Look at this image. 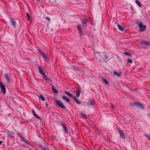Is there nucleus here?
Listing matches in <instances>:
<instances>
[{
    "instance_id": "4c0bfd02",
    "label": "nucleus",
    "mask_w": 150,
    "mask_h": 150,
    "mask_svg": "<svg viewBox=\"0 0 150 150\" xmlns=\"http://www.w3.org/2000/svg\"><path fill=\"white\" fill-rule=\"evenodd\" d=\"M56 138V137L55 136L53 135L52 136V139L54 140Z\"/></svg>"
},
{
    "instance_id": "c756f323",
    "label": "nucleus",
    "mask_w": 150,
    "mask_h": 150,
    "mask_svg": "<svg viewBox=\"0 0 150 150\" xmlns=\"http://www.w3.org/2000/svg\"><path fill=\"white\" fill-rule=\"evenodd\" d=\"M135 22L136 24L138 25V26H139V24H140L141 23V22H139V21L137 19H136L135 20Z\"/></svg>"
},
{
    "instance_id": "2f4dec72",
    "label": "nucleus",
    "mask_w": 150,
    "mask_h": 150,
    "mask_svg": "<svg viewBox=\"0 0 150 150\" xmlns=\"http://www.w3.org/2000/svg\"><path fill=\"white\" fill-rule=\"evenodd\" d=\"M26 15L27 17L28 20L29 21L31 19L29 14L28 13H26Z\"/></svg>"
},
{
    "instance_id": "58836bf2",
    "label": "nucleus",
    "mask_w": 150,
    "mask_h": 150,
    "mask_svg": "<svg viewBox=\"0 0 150 150\" xmlns=\"http://www.w3.org/2000/svg\"><path fill=\"white\" fill-rule=\"evenodd\" d=\"M25 142H26L28 145H29V142H28V141H27V140L26 141L25 140Z\"/></svg>"
},
{
    "instance_id": "c9c22d12",
    "label": "nucleus",
    "mask_w": 150,
    "mask_h": 150,
    "mask_svg": "<svg viewBox=\"0 0 150 150\" xmlns=\"http://www.w3.org/2000/svg\"><path fill=\"white\" fill-rule=\"evenodd\" d=\"M46 20H47L49 21H50V18L49 17H46L45 18Z\"/></svg>"
},
{
    "instance_id": "a878e982",
    "label": "nucleus",
    "mask_w": 150,
    "mask_h": 150,
    "mask_svg": "<svg viewBox=\"0 0 150 150\" xmlns=\"http://www.w3.org/2000/svg\"><path fill=\"white\" fill-rule=\"evenodd\" d=\"M103 57L105 59H106L108 58V57L107 56V54L105 53V52H103Z\"/></svg>"
},
{
    "instance_id": "39448f33",
    "label": "nucleus",
    "mask_w": 150,
    "mask_h": 150,
    "mask_svg": "<svg viewBox=\"0 0 150 150\" xmlns=\"http://www.w3.org/2000/svg\"><path fill=\"white\" fill-rule=\"evenodd\" d=\"M0 86L1 88V92L4 94H5L6 93V89L5 86L1 82H0Z\"/></svg>"
},
{
    "instance_id": "cd10ccee",
    "label": "nucleus",
    "mask_w": 150,
    "mask_h": 150,
    "mask_svg": "<svg viewBox=\"0 0 150 150\" xmlns=\"http://www.w3.org/2000/svg\"><path fill=\"white\" fill-rule=\"evenodd\" d=\"M81 115H82L83 118L84 119H87V115L84 113H81Z\"/></svg>"
},
{
    "instance_id": "79ce46f5",
    "label": "nucleus",
    "mask_w": 150,
    "mask_h": 150,
    "mask_svg": "<svg viewBox=\"0 0 150 150\" xmlns=\"http://www.w3.org/2000/svg\"><path fill=\"white\" fill-rule=\"evenodd\" d=\"M111 107L113 108H115V106L114 105H112Z\"/></svg>"
},
{
    "instance_id": "f8f14e48",
    "label": "nucleus",
    "mask_w": 150,
    "mask_h": 150,
    "mask_svg": "<svg viewBox=\"0 0 150 150\" xmlns=\"http://www.w3.org/2000/svg\"><path fill=\"white\" fill-rule=\"evenodd\" d=\"M73 98L75 102L76 103L79 104H81V102H80V101L76 96H74L73 97Z\"/></svg>"
},
{
    "instance_id": "9b49d317",
    "label": "nucleus",
    "mask_w": 150,
    "mask_h": 150,
    "mask_svg": "<svg viewBox=\"0 0 150 150\" xmlns=\"http://www.w3.org/2000/svg\"><path fill=\"white\" fill-rule=\"evenodd\" d=\"M42 75L43 76V79H45L47 81H50L51 79L47 77L48 76H47L45 73Z\"/></svg>"
},
{
    "instance_id": "393cba45",
    "label": "nucleus",
    "mask_w": 150,
    "mask_h": 150,
    "mask_svg": "<svg viewBox=\"0 0 150 150\" xmlns=\"http://www.w3.org/2000/svg\"><path fill=\"white\" fill-rule=\"evenodd\" d=\"M147 41L142 40L140 42V43L143 45H147Z\"/></svg>"
},
{
    "instance_id": "f03ea898",
    "label": "nucleus",
    "mask_w": 150,
    "mask_h": 150,
    "mask_svg": "<svg viewBox=\"0 0 150 150\" xmlns=\"http://www.w3.org/2000/svg\"><path fill=\"white\" fill-rule=\"evenodd\" d=\"M55 101L58 107L63 109H66V107L60 100H56Z\"/></svg>"
},
{
    "instance_id": "ddd939ff",
    "label": "nucleus",
    "mask_w": 150,
    "mask_h": 150,
    "mask_svg": "<svg viewBox=\"0 0 150 150\" xmlns=\"http://www.w3.org/2000/svg\"><path fill=\"white\" fill-rule=\"evenodd\" d=\"M41 56L46 61L48 62L49 61V59L47 57L44 53Z\"/></svg>"
},
{
    "instance_id": "37998d69",
    "label": "nucleus",
    "mask_w": 150,
    "mask_h": 150,
    "mask_svg": "<svg viewBox=\"0 0 150 150\" xmlns=\"http://www.w3.org/2000/svg\"><path fill=\"white\" fill-rule=\"evenodd\" d=\"M36 0L38 1V2H40V0Z\"/></svg>"
},
{
    "instance_id": "7ed1b4c3",
    "label": "nucleus",
    "mask_w": 150,
    "mask_h": 150,
    "mask_svg": "<svg viewBox=\"0 0 150 150\" xmlns=\"http://www.w3.org/2000/svg\"><path fill=\"white\" fill-rule=\"evenodd\" d=\"M139 27L140 28L139 31L140 32H144L146 28V26L145 25H143L142 22L139 24Z\"/></svg>"
},
{
    "instance_id": "72a5a7b5",
    "label": "nucleus",
    "mask_w": 150,
    "mask_h": 150,
    "mask_svg": "<svg viewBox=\"0 0 150 150\" xmlns=\"http://www.w3.org/2000/svg\"><path fill=\"white\" fill-rule=\"evenodd\" d=\"M38 53L40 54L41 55H42L44 53L42 52L40 49H39L38 50Z\"/></svg>"
},
{
    "instance_id": "412c9836",
    "label": "nucleus",
    "mask_w": 150,
    "mask_h": 150,
    "mask_svg": "<svg viewBox=\"0 0 150 150\" xmlns=\"http://www.w3.org/2000/svg\"><path fill=\"white\" fill-rule=\"evenodd\" d=\"M52 90L53 91V92L55 93H58V91L52 85Z\"/></svg>"
},
{
    "instance_id": "423d86ee",
    "label": "nucleus",
    "mask_w": 150,
    "mask_h": 150,
    "mask_svg": "<svg viewBox=\"0 0 150 150\" xmlns=\"http://www.w3.org/2000/svg\"><path fill=\"white\" fill-rule=\"evenodd\" d=\"M118 131L121 138L122 139H125L126 138L124 133L120 128L118 129Z\"/></svg>"
},
{
    "instance_id": "5701e85b",
    "label": "nucleus",
    "mask_w": 150,
    "mask_h": 150,
    "mask_svg": "<svg viewBox=\"0 0 150 150\" xmlns=\"http://www.w3.org/2000/svg\"><path fill=\"white\" fill-rule=\"evenodd\" d=\"M102 80L103 81V82L106 85H108L109 83L108 81L105 79L104 78H102Z\"/></svg>"
},
{
    "instance_id": "20e7f679",
    "label": "nucleus",
    "mask_w": 150,
    "mask_h": 150,
    "mask_svg": "<svg viewBox=\"0 0 150 150\" xmlns=\"http://www.w3.org/2000/svg\"><path fill=\"white\" fill-rule=\"evenodd\" d=\"M77 28L79 32V34L80 36H83V30L81 27V25L80 23H79L77 25Z\"/></svg>"
},
{
    "instance_id": "f704fd0d",
    "label": "nucleus",
    "mask_w": 150,
    "mask_h": 150,
    "mask_svg": "<svg viewBox=\"0 0 150 150\" xmlns=\"http://www.w3.org/2000/svg\"><path fill=\"white\" fill-rule=\"evenodd\" d=\"M127 61L129 63H130V64H132V60L131 59H127Z\"/></svg>"
},
{
    "instance_id": "7c9ffc66",
    "label": "nucleus",
    "mask_w": 150,
    "mask_h": 150,
    "mask_svg": "<svg viewBox=\"0 0 150 150\" xmlns=\"http://www.w3.org/2000/svg\"><path fill=\"white\" fill-rule=\"evenodd\" d=\"M40 97L41 98V100L43 101H45V98L42 95H40Z\"/></svg>"
},
{
    "instance_id": "b1692460",
    "label": "nucleus",
    "mask_w": 150,
    "mask_h": 150,
    "mask_svg": "<svg viewBox=\"0 0 150 150\" xmlns=\"http://www.w3.org/2000/svg\"><path fill=\"white\" fill-rule=\"evenodd\" d=\"M135 2L140 7H142V4L141 2L138 0H136Z\"/></svg>"
},
{
    "instance_id": "f3484780",
    "label": "nucleus",
    "mask_w": 150,
    "mask_h": 150,
    "mask_svg": "<svg viewBox=\"0 0 150 150\" xmlns=\"http://www.w3.org/2000/svg\"><path fill=\"white\" fill-rule=\"evenodd\" d=\"M117 27L121 31H124L125 30V28L120 24L117 25Z\"/></svg>"
},
{
    "instance_id": "dca6fc26",
    "label": "nucleus",
    "mask_w": 150,
    "mask_h": 150,
    "mask_svg": "<svg viewBox=\"0 0 150 150\" xmlns=\"http://www.w3.org/2000/svg\"><path fill=\"white\" fill-rule=\"evenodd\" d=\"M81 93V90L79 89L76 91V96L79 97L80 96Z\"/></svg>"
},
{
    "instance_id": "9d476101",
    "label": "nucleus",
    "mask_w": 150,
    "mask_h": 150,
    "mask_svg": "<svg viewBox=\"0 0 150 150\" xmlns=\"http://www.w3.org/2000/svg\"><path fill=\"white\" fill-rule=\"evenodd\" d=\"M32 112L33 113V115L35 117L37 118L38 119L40 120H41V118L36 113L35 111H34V110H32Z\"/></svg>"
},
{
    "instance_id": "f257e3e1",
    "label": "nucleus",
    "mask_w": 150,
    "mask_h": 150,
    "mask_svg": "<svg viewBox=\"0 0 150 150\" xmlns=\"http://www.w3.org/2000/svg\"><path fill=\"white\" fill-rule=\"evenodd\" d=\"M131 105L134 108L136 107L139 109L144 110V107L142 103L137 102L131 103Z\"/></svg>"
},
{
    "instance_id": "2eb2a0df",
    "label": "nucleus",
    "mask_w": 150,
    "mask_h": 150,
    "mask_svg": "<svg viewBox=\"0 0 150 150\" xmlns=\"http://www.w3.org/2000/svg\"><path fill=\"white\" fill-rule=\"evenodd\" d=\"M38 68L39 71V72L42 75L45 73L44 71H43L42 68L40 66H39L38 67Z\"/></svg>"
},
{
    "instance_id": "6e6552de",
    "label": "nucleus",
    "mask_w": 150,
    "mask_h": 150,
    "mask_svg": "<svg viewBox=\"0 0 150 150\" xmlns=\"http://www.w3.org/2000/svg\"><path fill=\"white\" fill-rule=\"evenodd\" d=\"M10 23L13 26L14 28H15L16 27V23L15 20H14V19L12 18H10Z\"/></svg>"
},
{
    "instance_id": "1a4fd4ad",
    "label": "nucleus",
    "mask_w": 150,
    "mask_h": 150,
    "mask_svg": "<svg viewBox=\"0 0 150 150\" xmlns=\"http://www.w3.org/2000/svg\"><path fill=\"white\" fill-rule=\"evenodd\" d=\"M10 75L9 73H6L4 75V77L6 79V80L8 83L11 81L10 78Z\"/></svg>"
},
{
    "instance_id": "a18cd8bd",
    "label": "nucleus",
    "mask_w": 150,
    "mask_h": 150,
    "mask_svg": "<svg viewBox=\"0 0 150 150\" xmlns=\"http://www.w3.org/2000/svg\"><path fill=\"white\" fill-rule=\"evenodd\" d=\"M47 105H47H48V104H47V105Z\"/></svg>"
},
{
    "instance_id": "4be33fe9",
    "label": "nucleus",
    "mask_w": 150,
    "mask_h": 150,
    "mask_svg": "<svg viewBox=\"0 0 150 150\" xmlns=\"http://www.w3.org/2000/svg\"><path fill=\"white\" fill-rule=\"evenodd\" d=\"M62 98L65 100L67 102H69L70 101V99L68 98L66 96H62Z\"/></svg>"
},
{
    "instance_id": "aec40b11",
    "label": "nucleus",
    "mask_w": 150,
    "mask_h": 150,
    "mask_svg": "<svg viewBox=\"0 0 150 150\" xmlns=\"http://www.w3.org/2000/svg\"><path fill=\"white\" fill-rule=\"evenodd\" d=\"M65 93L67 95L69 96H70L71 97L73 98V97L74 96L73 94L70 93L67 91H65Z\"/></svg>"
},
{
    "instance_id": "6ab92c4d",
    "label": "nucleus",
    "mask_w": 150,
    "mask_h": 150,
    "mask_svg": "<svg viewBox=\"0 0 150 150\" xmlns=\"http://www.w3.org/2000/svg\"><path fill=\"white\" fill-rule=\"evenodd\" d=\"M73 69L76 71H78L81 69V68L80 67H79L76 66H74L73 67Z\"/></svg>"
},
{
    "instance_id": "0eeeda50",
    "label": "nucleus",
    "mask_w": 150,
    "mask_h": 150,
    "mask_svg": "<svg viewBox=\"0 0 150 150\" xmlns=\"http://www.w3.org/2000/svg\"><path fill=\"white\" fill-rule=\"evenodd\" d=\"M60 125L62 126L65 133L67 134H68V132L67 128L65 123L64 122H62L60 123Z\"/></svg>"
},
{
    "instance_id": "e433bc0d",
    "label": "nucleus",
    "mask_w": 150,
    "mask_h": 150,
    "mask_svg": "<svg viewBox=\"0 0 150 150\" xmlns=\"http://www.w3.org/2000/svg\"><path fill=\"white\" fill-rule=\"evenodd\" d=\"M147 45L150 46V41H147Z\"/></svg>"
},
{
    "instance_id": "a19ab883",
    "label": "nucleus",
    "mask_w": 150,
    "mask_h": 150,
    "mask_svg": "<svg viewBox=\"0 0 150 150\" xmlns=\"http://www.w3.org/2000/svg\"><path fill=\"white\" fill-rule=\"evenodd\" d=\"M3 142L2 141H0V145H1L2 143H3Z\"/></svg>"
},
{
    "instance_id": "a211bd4d",
    "label": "nucleus",
    "mask_w": 150,
    "mask_h": 150,
    "mask_svg": "<svg viewBox=\"0 0 150 150\" xmlns=\"http://www.w3.org/2000/svg\"><path fill=\"white\" fill-rule=\"evenodd\" d=\"M94 102L93 100H90L87 103V105L88 106H92L94 104Z\"/></svg>"
},
{
    "instance_id": "c03bdc74",
    "label": "nucleus",
    "mask_w": 150,
    "mask_h": 150,
    "mask_svg": "<svg viewBox=\"0 0 150 150\" xmlns=\"http://www.w3.org/2000/svg\"><path fill=\"white\" fill-rule=\"evenodd\" d=\"M131 91H133V92H134V91H133V90Z\"/></svg>"
},
{
    "instance_id": "473e14b6",
    "label": "nucleus",
    "mask_w": 150,
    "mask_h": 150,
    "mask_svg": "<svg viewBox=\"0 0 150 150\" xmlns=\"http://www.w3.org/2000/svg\"><path fill=\"white\" fill-rule=\"evenodd\" d=\"M42 150H50L48 147L47 146H46L44 147H43L42 149Z\"/></svg>"
},
{
    "instance_id": "bb28decb",
    "label": "nucleus",
    "mask_w": 150,
    "mask_h": 150,
    "mask_svg": "<svg viewBox=\"0 0 150 150\" xmlns=\"http://www.w3.org/2000/svg\"><path fill=\"white\" fill-rule=\"evenodd\" d=\"M113 74L117 76L118 77H119L120 76V74L119 73H118L116 71H114L113 72Z\"/></svg>"
},
{
    "instance_id": "c85d7f7f",
    "label": "nucleus",
    "mask_w": 150,
    "mask_h": 150,
    "mask_svg": "<svg viewBox=\"0 0 150 150\" xmlns=\"http://www.w3.org/2000/svg\"><path fill=\"white\" fill-rule=\"evenodd\" d=\"M124 53L125 54L128 56L131 57L132 56V55L131 54L127 52H124Z\"/></svg>"
},
{
    "instance_id": "4468645a",
    "label": "nucleus",
    "mask_w": 150,
    "mask_h": 150,
    "mask_svg": "<svg viewBox=\"0 0 150 150\" xmlns=\"http://www.w3.org/2000/svg\"><path fill=\"white\" fill-rule=\"evenodd\" d=\"M88 22V20L86 18H84L82 20L81 24L83 25H84L86 24Z\"/></svg>"
},
{
    "instance_id": "ea45409f",
    "label": "nucleus",
    "mask_w": 150,
    "mask_h": 150,
    "mask_svg": "<svg viewBox=\"0 0 150 150\" xmlns=\"http://www.w3.org/2000/svg\"><path fill=\"white\" fill-rule=\"evenodd\" d=\"M21 139L22 140L24 141V142L25 141V140L22 137H21Z\"/></svg>"
}]
</instances>
